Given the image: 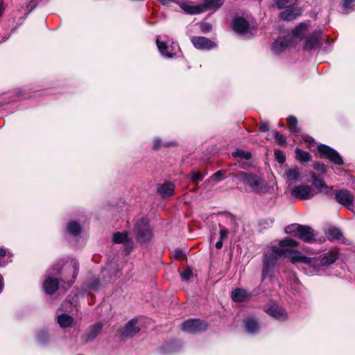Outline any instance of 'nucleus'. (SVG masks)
I'll use <instances>...</instances> for the list:
<instances>
[{
    "mask_svg": "<svg viewBox=\"0 0 355 355\" xmlns=\"http://www.w3.org/2000/svg\"><path fill=\"white\" fill-rule=\"evenodd\" d=\"M297 245V241L285 239L279 243L278 246L270 247L263 261V279L272 276L278 259L282 257H288L293 263H304V270L308 275H320L324 272V267L334 263L338 258V252L336 249H331L322 256L311 258L304 256L300 251L289 248Z\"/></svg>",
    "mask_w": 355,
    "mask_h": 355,
    "instance_id": "obj_1",
    "label": "nucleus"
},
{
    "mask_svg": "<svg viewBox=\"0 0 355 355\" xmlns=\"http://www.w3.org/2000/svg\"><path fill=\"white\" fill-rule=\"evenodd\" d=\"M60 273L62 281L67 282L68 287H70L74 282L78 273V263L76 259L67 261L60 270L59 266L53 267L49 270V276L43 282V288L46 293L53 294L58 288V280L51 276Z\"/></svg>",
    "mask_w": 355,
    "mask_h": 355,
    "instance_id": "obj_2",
    "label": "nucleus"
},
{
    "mask_svg": "<svg viewBox=\"0 0 355 355\" xmlns=\"http://www.w3.org/2000/svg\"><path fill=\"white\" fill-rule=\"evenodd\" d=\"M306 27V24L301 23L292 31L291 34L275 40L272 44V52L275 54H279L290 46H295V42L300 39L301 35L305 33Z\"/></svg>",
    "mask_w": 355,
    "mask_h": 355,
    "instance_id": "obj_3",
    "label": "nucleus"
},
{
    "mask_svg": "<svg viewBox=\"0 0 355 355\" xmlns=\"http://www.w3.org/2000/svg\"><path fill=\"white\" fill-rule=\"evenodd\" d=\"M232 175L241 182L248 185L254 192L266 193L268 190L267 182L256 174L241 171Z\"/></svg>",
    "mask_w": 355,
    "mask_h": 355,
    "instance_id": "obj_4",
    "label": "nucleus"
},
{
    "mask_svg": "<svg viewBox=\"0 0 355 355\" xmlns=\"http://www.w3.org/2000/svg\"><path fill=\"white\" fill-rule=\"evenodd\" d=\"M133 232L137 241L141 245L148 243L153 236L149 221L146 218H141L135 222Z\"/></svg>",
    "mask_w": 355,
    "mask_h": 355,
    "instance_id": "obj_5",
    "label": "nucleus"
},
{
    "mask_svg": "<svg viewBox=\"0 0 355 355\" xmlns=\"http://www.w3.org/2000/svg\"><path fill=\"white\" fill-rule=\"evenodd\" d=\"M285 232L286 234L299 237L306 243L312 242L315 236L311 227L299 224H292L286 227Z\"/></svg>",
    "mask_w": 355,
    "mask_h": 355,
    "instance_id": "obj_6",
    "label": "nucleus"
},
{
    "mask_svg": "<svg viewBox=\"0 0 355 355\" xmlns=\"http://www.w3.org/2000/svg\"><path fill=\"white\" fill-rule=\"evenodd\" d=\"M305 24L307 26L306 30L303 35H301L300 39L295 42V45L297 46L298 42H303L304 49L306 50H310L319 46V37L322 34V31L319 30L309 35H306L308 33L309 24L307 23Z\"/></svg>",
    "mask_w": 355,
    "mask_h": 355,
    "instance_id": "obj_7",
    "label": "nucleus"
},
{
    "mask_svg": "<svg viewBox=\"0 0 355 355\" xmlns=\"http://www.w3.org/2000/svg\"><path fill=\"white\" fill-rule=\"evenodd\" d=\"M207 324L199 319H189L182 324V329L189 334H198L207 329Z\"/></svg>",
    "mask_w": 355,
    "mask_h": 355,
    "instance_id": "obj_8",
    "label": "nucleus"
},
{
    "mask_svg": "<svg viewBox=\"0 0 355 355\" xmlns=\"http://www.w3.org/2000/svg\"><path fill=\"white\" fill-rule=\"evenodd\" d=\"M316 193L317 191L311 186L306 184L296 186L291 190V195L300 200L312 198Z\"/></svg>",
    "mask_w": 355,
    "mask_h": 355,
    "instance_id": "obj_9",
    "label": "nucleus"
},
{
    "mask_svg": "<svg viewBox=\"0 0 355 355\" xmlns=\"http://www.w3.org/2000/svg\"><path fill=\"white\" fill-rule=\"evenodd\" d=\"M318 150L322 155L328 158L334 164L336 165H342L343 164L341 156L332 148L324 144H320L318 146Z\"/></svg>",
    "mask_w": 355,
    "mask_h": 355,
    "instance_id": "obj_10",
    "label": "nucleus"
},
{
    "mask_svg": "<svg viewBox=\"0 0 355 355\" xmlns=\"http://www.w3.org/2000/svg\"><path fill=\"white\" fill-rule=\"evenodd\" d=\"M335 198L338 202L355 213V207H353L354 197L350 191L346 189L337 191Z\"/></svg>",
    "mask_w": 355,
    "mask_h": 355,
    "instance_id": "obj_11",
    "label": "nucleus"
},
{
    "mask_svg": "<svg viewBox=\"0 0 355 355\" xmlns=\"http://www.w3.org/2000/svg\"><path fill=\"white\" fill-rule=\"evenodd\" d=\"M191 42L196 49L200 50H209L215 46L214 42L203 36L193 37Z\"/></svg>",
    "mask_w": 355,
    "mask_h": 355,
    "instance_id": "obj_12",
    "label": "nucleus"
},
{
    "mask_svg": "<svg viewBox=\"0 0 355 355\" xmlns=\"http://www.w3.org/2000/svg\"><path fill=\"white\" fill-rule=\"evenodd\" d=\"M266 312L279 320H285L287 319V313L286 311L277 304H272L266 308Z\"/></svg>",
    "mask_w": 355,
    "mask_h": 355,
    "instance_id": "obj_13",
    "label": "nucleus"
},
{
    "mask_svg": "<svg viewBox=\"0 0 355 355\" xmlns=\"http://www.w3.org/2000/svg\"><path fill=\"white\" fill-rule=\"evenodd\" d=\"M137 320H130L121 330V335L124 337H132L136 335L139 331L140 328L137 327Z\"/></svg>",
    "mask_w": 355,
    "mask_h": 355,
    "instance_id": "obj_14",
    "label": "nucleus"
},
{
    "mask_svg": "<svg viewBox=\"0 0 355 355\" xmlns=\"http://www.w3.org/2000/svg\"><path fill=\"white\" fill-rule=\"evenodd\" d=\"M224 3V0H204L203 3L200 4L201 13L207 10L214 12L218 10Z\"/></svg>",
    "mask_w": 355,
    "mask_h": 355,
    "instance_id": "obj_15",
    "label": "nucleus"
},
{
    "mask_svg": "<svg viewBox=\"0 0 355 355\" xmlns=\"http://www.w3.org/2000/svg\"><path fill=\"white\" fill-rule=\"evenodd\" d=\"M232 27L235 32L240 34H245L247 33L249 28V23L243 17H236L233 21Z\"/></svg>",
    "mask_w": 355,
    "mask_h": 355,
    "instance_id": "obj_16",
    "label": "nucleus"
},
{
    "mask_svg": "<svg viewBox=\"0 0 355 355\" xmlns=\"http://www.w3.org/2000/svg\"><path fill=\"white\" fill-rule=\"evenodd\" d=\"M103 328L101 323H96L89 328L85 334L84 339L86 342H90L94 340L100 334Z\"/></svg>",
    "mask_w": 355,
    "mask_h": 355,
    "instance_id": "obj_17",
    "label": "nucleus"
},
{
    "mask_svg": "<svg viewBox=\"0 0 355 355\" xmlns=\"http://www.w3.org/2000/svg\"><path fill=\"white\" fill-rule=\"evenodd\" d=\"M112 240L114 243L123 244L127 248H132V241L128 237L127 232H116L113 235Z\"/></svg>",
    "mask_w": 355,
    "mask_h": 355,
    "instance_id": "obj_18",
    "label": "nucleus"
},
{
    "mask_svg": "<svg viewBox=\"0 0 355 355\" xmlns=\"http://www.w3.org/2000/svg\"><path fill=\"white\" fill-rule=\"evenodd\" d=\"M300 177V171L297 166L286 169L283 174V178L289 183L295 182Z\"/></svg>",
    "mask_w": 355,
    "mask_h": 355,
    "instance_id": "obj_19",
    "label": "nucleus"
},
{
    "mask_svg": "<svg viewBox=\"0 0 355 355\" xmlns=\"http://www.w3.org/2000/svg\"><path fill=\"white\" fill-rule=\"evenodd\" d=\"M245 330L250 334H254L259 329V324L254 317H248L243 320Z\"/></svg>",
    "mask_w": 355,
    "mask_h": 355,
    "instance_id": "obj_20",
    "label": "nucleus"
},
{
    "mask_svg": "<svg viewBox=\"0 0 355 355\" xmlns=\"http://www.w3.org/2000/svg\"><path fill=\"white\" fill-rule=\"evenodd\" d=\"M157 46L160 53L167 58H173L174 53L173 52V46H168L165 42L159 40V37L157 38Z\"/></svg>",
    "mask_w": 355,
    "mask_h": 355,
    "instance_id": "obj_21",
    "label": "nucleus"
},
{
    "mask_svg": "<svg viewBox=\"0 0 355 355\" xmlns=\"http://www.w3.org/2000/svg\"><path fill=\"white\" fill-rule=\"evenodd\" d=\"M232 156L236 159H239L238 162L241 165V168H245V163H242V161H249L252 157L249 151H244L243 150H236L232 153Z\"/></svg>",
    "mask_w": 355,
    "mask_h": 355,
    "instance_id": "obj_22",
    "label": "nucleus"
},
{
    "mask_svg": "<svg viewBox=\"0 0 355 355\" xmlns=\"http://www.w3.org/2000/svg\"><path fill=\"white\" fill-rule=\"evenodd\" d=\"M301 11L297 8H293L291 9H288L280 14V17L282 19L286 21H292L295 19L297 16L300 15Z\"/></svg>",
    "mask_w": 355,
    "mask_h": 355,
    "instance_id": "obj_23",
    "label": "nucleus"
},
{
    "mask_svg": "<svg viewBox=\"0 0 355 355\" xmlns=\"http://www.w3.org/2000/svg\"><path fill=\"white\" fill-rule=\"evenodd\" d=\"M231 297L233 301L236 302H241L249 297V294L244 289L236 288L234 291H232Z\"/></svg>",
    "mask_w": 355,
    "mask_h": 355,
    "instance_id": "obj_24",
    "label": "nucleus"
},
{
    "mask_svg": "<svg viewBox=\"0 0 355 355\" xmlns=\"http://www.w3.org/2000/svg\"><path fill=\"white\" fill-rule=\"evenodd\" d=\"M326 235L329 240L343 241V234L340 230L337 227H331L328 228L326 231Z\"/></svg>",
    "mask_w": 355,
    "mask_h": 355,
    "instance_id": "obj_25",
    "label": "nucleus"
},
{
    "mask_svg": "<svg viewBox=\"0 0 355 355\" xmlns=\"http://www.w3.org/2000/svg\"><path fill=\"white\" fill-rule=\"evenodd\" d=\"M157 191L164 197L171 196L174 193V184L171 182H166L161 185Z\"/></svg>",
    "mask_w": 355,
    "mask_h": 355,
    "instance_id": "obj_26",
    "label": "nucleus"
},
{
    "mask_svg": "<svg viewBox=\"0 0 355 355\" xmlns=\"http://www.w3.org/2000/svg\"><path fill=\"white\" fill-rule=\"evenodd\" d=\"M58 323L62 328L70 327L73 323V318L68 314H60L57 317Z\"/></svg>",
    "mask_w": 355,
    "mask_h": 355,
    "instance_id": "obj_27",
    "label": "nucleus"
},
{
    "mask_svg": "<svg viewBox=\"0 0 355 355\" xmlns=\"http://www.w3.org/2000/svg\"><path fill=\"white\" fill-rule=\"evenodd\" d=\"M180 7L187 13L191 15H197L201 13L200 5L194 6L189 5L187 3H179Z\"/></svg>",
    "mask_w": 355,
    "mask_h": 355,
    "instance_id": "obj_28",
    "label": "nucleus"
},
{
    "mask_svg": "<svg viewBox=\"0 0 355 355\" xmlns=\"http://www.w3.org/2000/svg\"><path fill=\"white\" fill-rule=\"evenodd\" d=\"M68 233L71 235L77 236L81 230L80 225L76 221H70L67 226Z\"/></svg>",
    "mask_w": 355,
    "mask_h": 355,
    "instance_id": "obj_29",
    "label": "nucleus"
},
{
    "mask_svg": "<svg viewBox=\"0 0 355 355\" xmlns=\"http://www.w3.org/2000/svg\"><path fill=\"white\" fill-rule=\"evenodd\" d=\"M296 159L300 162H306L311 159V155L300 148L295 149Z\"/></svg>",
    "mask_w": 355,
    "mask_h": 355,
    "instance_id": "obj_30",
    "label": "nucleus"
},
{
    "mask_svg": "<svg viewBox=\"0 0 355 355\" xmlns=\"http://www.w3.org/2000/svg\"><path fill=\"white\" fill-rule=\"evenodd\" d=\"M287 122L289 125V128L291 133L294 134L300 132V129L297 126V121L295 116H289L287 118Z\"/></svg>",
    "mask_w": 355,
    "mask_h": 355,
    "instance_id": "obj_31",
    "label": "nucleus"
},
{
    "mask_svg": "<svg viewBox=\"0 0 355 355\" xmlns=\"http://www.w3.org/2000/svg\"><path fill=\"white\" fill-rule=\"evenodd\" d=\"M297 0H277L276 5L279 9L289 7L294 5Z\"/></svg>",
    "mask_w": 355,
    "mask_h": 355,
    "instance_id": "obj_32",
    "label": "nucleus"
},
{
    "mask_svg": "<svg viewBox=\"0 0 355 355\" xmlns=\"http://www.w3.org/2000/svg\"><path fill=\"white\" fill-rule=\"evenodd\" d=\"M342 8L344 11H347L355 6V0H341Z\"/></svg>",
    "mask_w": 355,
    "mask_h": 355,
    "instance_id": "obj_33",
    "label": "nucleus"
},
{
    "mask_svg": "<svg viewBox=\"0 0 355 355\" xmlns=\"http://www.w3.org/2000/svg\"><path fill=\"white\" fill-rule=\"evenodd\" d=\"M275 157L277 162L279 164H283L286 161V157L284 155L283 151L281 150H275Z\"/></svg>",
    "mask_w": 355,
    "mask_h": 355,
    "instance_id": "obj_34",
    "label": "nucleus"
},
{
    "mask_svg": "<svg viewBox=\"0 0 355 355\" xmlns=\"http://www.w3.org/2000/svg\"><path fill=\"white\" fill-rule=\"evenodd\" d=\"M189 177L191 180L193 182L197 183L199 181H201L203 179V175L197 171H193L189 174Z\"/></svg>",
    "mask_w": 355,
    "mask_h": 355,
    "instance_id": "obj_35",
    "label": "nucleus"
},
{
    "mask_svg": "<svg viewBox=\"0 0 355 355\" xmlns=\"http://www.w3.org/2000/svg\"><path fill=\"white\" fill-rule=\"evenodd\" d=\"M37 339L41 343H44L49 340V334L46 331L40 332L37 335Z\"/></svg>",
    "mask_w": 355,
    "mask_h": 355,
    "instance_id": "obj_36",
    "label": "nucleus"
},
{
    "mask_svg": "<svg viewBox=\"0 0 355 355\" xmlns=\"http://www.w3.org/2000/svg\"><path fill=\"white\" fill-rule=\"evenodd\" d=\"M275 138L276 141L279 145L283 146L286 144V137L283 135H282L277 132H275Z\"/></svg>",
    "mask_w": 355,
    "mask_h": 355,
    "instance_id": "obj_37",
    "label": "nucleus"
},
{
    "mask_svg": "<svg viewBox=\"0 0 355 355\" xmlns=\"http://www.w3.org/2000/svg\"><path fill=\"white\" fill-rule=\"evenodd\" d=\"M313 168L314 169L322 173L327 172V166L324 164L320 162H315L313 165Z\"/></svg>",
    "mask_w": 355,
    "mask_h": 355,
    "instance_id": "obj_38",
    "label": "nucleus"
},
{
    "mask_svg": "<svg viewBox=\"0 0 355 355\" xmlns=\"http://www.w3.org/2000/svg\"><path fill=\"white\" fill-rule=\"evenodd\" d=\"M312 177L313 178L314 180L313 184L317 189H321L323 187H327L326 184L322 180L316 179L315 178V174H313Z\"/></svg>",
    "mask_w": 355,
    "mask_h": 355,
    "instance_id": "obj_39",
    "label": "nucleus"
},
{
    "mask_svg": "<svg viewBox=\"0 0 355 355\" xmlns=\"http://www.w3.org/2000/svg\"><path fill=\"white\" fill-rule=\"evenodd\" d=\"M192 275V271L191 269H186L181 274V277L185 280H189Z\"/></svg>",
    "mask_w": 355,
    "mask_h": 355,
    "instance_id": "obj_40",
    "label": "nucleus"
},
{
    "mask_svg": "<svg viewBox=\"0 0 355 355\" xmlns=\"http://www.w3.org/2000/svg\"><path fill=\"white\" fill-rule=\"evenodd\" d=\"M228 230L225 228H222L220 229V240H225L227 239V236H228Z\"/></svg>",
    "mask_w": 355,
    "mask_h": 355,
    "instance_id": "obj_41",
    "label": "nucleus"
},
{
    "mask_svg": "<svg viewBox=\"0 0 355 355\" xmlns=\"http://www.w3.org/2000/svg\"><path fill=\"white\" fill-rule=\"evenodd\" d=\"M174 256L177 259H184L185 258L184 253L182 250H180L179 249H176L174 251Z\"/></svg>",
    "mask_w": 355,
    "mask_h": 355,
    "instance_id": "obj_42",
    "label": "nucleus"
},
{
    "mask_svg": "<svg viewBox=\"0 0 355 355\" xmlns=\"http://www.w3.org/2000/svg\"><path fill=\"white\" fill-rule=\"evenodd\" d=\"M153 148L157 150L161 146V140L159 138H156L153 141Z\"/></svg>",
    "mask_w": 355,
    "mask_h": 355,
    "instance_id": "obj_43",
    "label": "nucleus"
},
{
    "mask_svg": "<svg viewBox=\"0 0 355 355\" xmlns=\"http://www.w3.org/2000/svg\"><path fill=\"white\" fill-rule=\"evenodd\" d=\"M6 251L5 249L0 248V266L3 265L2 259L6 256Z\"/></svg>",
    "mask_w": 355,
    "mask_h": 355,
    "instance_id": "obj_44",
    "label": "nucleus"
},
{
    "mask_svg": "<svg viewBox=\"0 0 355 355\" xmlns=\"http://www.w3.org/2000/svg\"><path fill=\"white\" fill-rule=\"evenodd\" d=\"M259 130L261 132H266L268 130V125L266 123H261L259 126Z\"/></svg>",
    "mask_w": 355,
    "mask_h": 355,
    "instance_id": "obj_45",
    "label": "nucleus"
},
{
    "mask_svg": "<svg viewBox=\"0 0 355 355\" xmlns=\"http://www.w3.org/2000/svg\"><path fill=\"white\" fill-rule=\"evenodd\" d=\"M223 175V172L222 171H218L217 172H216L212 178H220L219 180H221V177Z\"/></svg>",
    "mask_w": 355,
    "mask_h": 355,
    "instance_id": "obj_46",
    "label": "nucleus"
},
{
    "mask_svg": "<svg viewBox=\"0 0 355 355\" xmlns=\"http://www.w3.org/2000/svg\"><path fill=\"white\" fill-rule=\"evenodd\" d=\"M162 5L168 6L172 2H175V0H158Z\"/></svg>",
    "mask_w": 355,
    "mask_h": 355,
    "instance_id": "obj_47",
    "label": "nucleus"
},
{
    "mask_svg": "<svg viewBox=\"0 0 355 355\" xmlns=\"http://www.w3.org/2000/svg\"><path fill=\"white\" fill-rule=\"evenodd\" d=\"M36 6V3L34 1H31L28 5L27 8H29V11L32 10Z\"/></svg>",
    "mask_w": 355,
    "mask_h": 355,
    "instance_id": "obj_48",
    "label": "nucleus"
},
{
    "mask_svg": "<svg viewBox=\"0 0 355 355\" xmlns=\"http://www.w3.org/2000/svg\"><path fill=\"white\" fill-rule=\"evenodd\" d=\"M223 245V240H220V241H218V242H216V243L215 246H216V248L217 249H220V248H222Z\"/></svg>",
    "mask_w": 355,
    "mask_h": 355,
    "instance_id": "obj_49",
    "label": "nucleus"
},
{
    "mask_svg": "<svg viewBox=\"0 0 355 355\" xmlns=\"http://www.w3.org/2000/svg\"><path fill=\"white\" fill-rule=\"evenodd\" d=\"M3 4H2V1L0 0V15L3 12Z\"/></svg>",
    "mask_w": 355,
    "mask_h": 355,
    "instance_id": "obj_50",
    "label": "nucleus"
},
{
    "mask_svg": "<svg viewBox=\"0 0 355 355\" xmlns=\"http://www.w3.org/2000/svg\"><path fill=\"white\" fill-rule=\"evenodd\" d=\"M165 146H169L171 145V144H168V143H166V144H164Z\"/></svg>",
    "mask_w": 355,
    "mask_h": 355,
    "instance_id": "obj_51",
    "label": "nucleus"
}]
</instances>
